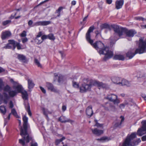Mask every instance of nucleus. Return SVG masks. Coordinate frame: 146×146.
Segmentation results:
<instances>
[{
  "label": "nucleus",
  "mask_w": 146,
  "mask_h": 146,
  "mask_svg": "<svg viewBox=\"0 0 146 146\" xmlns=\"http://www.w3.org/2000/svg\"><path fill=\"white\" fill-rule=\"evenodd\" d=\"M11 114L12 113L13 115L16 118H20V117L17 114V113L15 110L13 108L11 110Z\"/></svg>",
  "instance_id": "c756f323"
},
{
  "label": "nucleus",
  "mask_w": 146,
  "mask_h": 146,
  "mask_svg": "<svg viewBox=\"0 0 146 146\" xmlns=\"http://www.w3.org/2000/svg\"><path fill=\"white\" fill-rule=\"evenodd\" d=\"M50 23V21H40L35 23L34 24V25L36 26L39 25L44 26L49 25Z\"/></svg>",
  "instance_id": "a211bd4d"
},
{
  "label": "nucleus",
  "mask_w": 146,
  "mask_h": 146,
  "mask_svg": "<svg viewBox=\"0 0 146 146\" xmlns=\"http://www.w3.org/2000/svg\"><path fill=\"white\" fill-rule=\"evenodd\" d=\"M43 114L44 115H45L46 117H48V115L47 114L46 112L45 111V109L44 108L43 109Z\"/></svg>",
  "instance_id": "680f3d73"
},
{
  "label": "nucleus",
  "mask_w": 146,
  "mask_h": 146,
  "mask_svg": "<svg viewBox=\"0 0 146 146\" xmlns=\"http://www.w3.org/2000/svg\"><path fill=\"white\" fill-rule=\"evenodd\" d=\"M112 0H106V3L109 4H110L112 2Z\"/></svg>",
  "instance_id": "69168bd1"
},
{
  "label": "nucleus",
  "mask_w": 146,
  "mask_h": 146,
  "mask_svg": "<svg viewBox=\"0 0 146 146\" xmlns=\"http://www.w3.org/2000/svg\"><path fill=\"white\" fill-rule=\"evenodd\" d=\"M141 139L142 141H146V135L143 136L141 137Z\"/></svg>",
  "instance_id": "052dcab7"
},
{
  "label": "nucleus",
  "mask_w": 146,
  "mask_h": 146,
  "mask_svg": "<svg viewBox=\"0 0 146 146\" xmlns=\"http://www.w3.org/2000/svg\"><path fill=\"white\" fill-rule=\"evenodd\" d=\"M86 113L87 117L89 118L90 117L93 115L94 112L91 105L89 106L86 108Z\"/></svg>",
  "instance_id": "4468645a"
},
{
  "label": "nucleus",
  "mask_w": 146,
  "mask_h": 146,
  "mask_svg": "<svg viewBox=\"0 0 146 146\" xmlns=\"http://www.w3.org/2000/svg\"><path fill=\"white\" fill-rule=\"evenodd\" d=\"M23 127H21L20 129V135L22 138L19 140V142L23 146H26V143H29L32 139L31 136L27 132V130H29V126L28 125V118L25 115L23 116Z\"/></svg>",
  "instance_id": "f257e3e1"
},
{
  "label": "nucleus",
  "mask_w": 146,
  "mask_h": 146,
  "mask_svg": "<svg viewBox=\"0 0 146 146\" xmlns=\"http://www.w3.org/2000/svg\"><path fill=\"white\" fill-rule=\"evenodd\" d=\"M17 58L21 62L27 64L28 62V60L25 56L23 54H18Z\"/></svg>",
  "instance_id": "ddd939ff"
},
{
  "label": "nucleus",
  "mask_w": 146,
  "mask_h": 146,
  "mask_svg": "<svg viewBox=\"0 0 146 146\" xmlns=\"http://www.w3.org/2000/svg\"><path fill=\"white\" fill-rule=\"evenodd\" d=\"M66 109V107L65 106H63L62 107V110L63 111H65Z\"/></svg>",
  "instance_id": "e2e57ef3"
},
{
  "label": "nucleus",
  "mask_w": 146,
  "mask_h": 146,
  "mask_svg": "<svg viewBox=\"0 0 146 146\" xmlns=\"http://www.w3.org/2000/svg\"><path fill=\"white\" fill-rule=\"evenodd\" d=\"M34 62L37 66L40 68L42 67V65L40 63L39 61L36 58L34 59Z\"/></svg>",
  "instance_id": "58836bf2"
},
{
  "label": "nucleus",
  "mask_w": 146,
  "mask_h": 146,
  "mask_svg": "<svg viewBox=\"0 0 146 146\" xmlns=\"http://www.w3.org/2000/svg\"><path fill=\"white\" fill-rule=\"evenodd\" d=\"M93 41L90 44L96 50L98 51L100 54H104L105 56L103 58V60L106 61L112 58L113 56L112 51L110 50L109 47L105 46L104 44L100 41H98L94 43Z\"/></svg>",
  "instance_id": "f03ea898"
},
{
  "label": "nucleus",
  "mask_w": 146,
  "mask_h": 146,
  "mask_svg": "<svg viewBox=\"0 0 146 146\" xmlns=\"http://www.w3.org/2000/svg\"><path fill=\"white\" fill-rule=\"evenodd\" d=\"M107 104H109V107L108 108V107H107L106 106H104V109L105 110H107V111H108V110H110V107H111V106H110V104H109L108 103H107Z\"/></svg>",
  "instance_id": "4d7b16f0"
},
{
  "label": "nucleus",
  "mask_w": 146,
  "mask_h": 146,
  "mask_svg": "<svg viewBox=\"0 0 146 146\" xmlns=\"http://www.w3.org/2000/svg\"><path fill=\"white\" fill-rule=\"evenodd\" d=\"M64 9L62 7H59L58 9L56 10L55 12V13H57V17H59L60 15V12Z\"/></svg>",
  "instance_id": "7c9ffc66"
},
{
  "label": "nucleus",
  "mask_w": 146,
  "mask_h": 146,
  "mask_svg": "<svg viewBox=\"0 0 146 146\" xmlns=\"http://www.w3.org/2000/svg\"><path fill=\"white\" fill-rule=\"evenodd\" d=\"M28 40V39L27 37H25L22 39V42L23 43H25V42H27Z\"/></svg>",
  "instance_id": "bf43d9fd"
},
{
  "label": "nucleus",
  "mask_w": 146,
  "mask_h": 146,
  "mask_svg": "<svg viewBox=\"0 0 146 146\" xmlns=\"http://www.w3.org/2000/svg\"><path fill=\"white\" fill-rule=\"evenodd\" d=\"M141 123L142 124V128L144 131H146V120H143Z\"/></svg>",
  "instance_id": "e433bc0d"
},
{
  "label": "nucleus",
  "mask_w": 146,
  "mask_h": 146,
  "mask_svg": "<svg viewBox=\"0 0 146 146\" xmlns=\"http://www.w3.org/2000/svg\"><path fill=\"white\" fill-rule=\"evenodd\" d=\"M92 84L94 86H97L100 88H106L108 87L107 84L104 83L102 82H100L97 81H93Z\"/></svg>",
  "instance_id": "9b49d317"
},
{
  "label": "nucleus",
  "mask_w": 146,
  "mask_h": 146,
  "mask_svg": "<svg viewBox=\"0 0 146 146\" xmlns=\"http://www.w3.org/2000/svg\"><path fill=\"white\" fill-rule=\"evenodd\" d=\"M123 4V0H117L115 3V8L117 9L121 8Z\"/></svg>",
  "instance_id": "f3484780"
},
{
  "label": "nucleus",
  "mask_w": 146,
  "mask_h": 146,
  "mask_svg": "<svg viewBox=\"0 0 146 146\" xmlns=\"http://www.w3.org/2000/svg\"><path fill=\"white\" fill-rule=\"evenodd\" d=\"M113 27L115 29V31L117 32V36L120 37L123 35V33L126 34V36L129 37H133L137 33V32L134 29L128 30L127 29L119 26H114Z\"/></svg>",
  "instance_id": "20e7f679"
},
{
  "label": "nucleus",
  "mask_w": 146,
  "mask_h": 146,
  "mask_svg": "<svg viewBox=\"0 0 146 146\" xmlns=\"http://www.w3.org/2000/svg\"><path fill=\"white\" fill-rule=\"evenodd\" d=\"M111 80L114 83L120 85L119 83L121 82H119L120 78L119 77H113L111 78Z\"/></svg>",
  "instance_id": "b1692460"
},
{
  "label": "nucleus",
  "mask_w": 146,
  "mask_h": 146,
  "mask_svg": "<svg viewBox=\"0 0 146 146\" xmlns=\"http://www.w3.org/2000/svg\"><path fill=\"white\" fill-rule=\"evenodd\" d=\"M146 49V39L143 40L142 38L139 40V47L135 50L131 48L126 54V56L129 59L132 58L137 54H141L145 52Z\"/></svg>",
  "instance_id": "7ed1b4c3"
},
{
  "label": "nucleus",
  "mask_w": 146,
  "mask_h": 146,
  "mask_svg": "<svg viewBox=\"0 0 146 146\" xmlns=\"http://www.w3.org/2000/svg\"><path fill=\"white\" fill-rule=\"evenodd\" d=\"M9 107L11 108H12L13 107V104L12 101H11L9 103Z\"/></svg>",
  "instance_id": "6e6d98bb"
},
{
  "label": "nucleus",
  "mask_w": 146,
  "mask_h": 146,
  "mask_svg": "<svg viewBox=\"0 0 146 146\" xmlns=\"http://www.w3.org/2000/svg\"><path fill=\"white\" fill-rule=\"evenodd\" d=\"M54 77H56L57 76H58V82L60 83H63L64 82V77L61 75H59L56 73H54Z\"/></svg>",
  "instance_id": "aec40b11"
},
{
  "label": "nucleus",
  "mask_w": 146,
  "mask_h": 146,
  "mask_svg": "<svg viewBox=\"0 0 146 146\" xmlns=\"http://www.w3.org/2000/svg\"><path fill=\"white\" fill-rule=\"evenodd\" d=\"M97 140L98 141H101L102 142H105L109 141L110 139L108 137L104 136L100 139H98Z\"/></svg>",
  "instance_id": "bb28decb"
},
{
  "label": "nucleus",
  "mask_w": 146,
  "mask_h": 146,
  "mask_svg": "<svg viewBox=\"0 0 146 146\" xmlns=\"http://www.w3.org/2000/svg\"><path fill=\"white\" fill-rule=\"evenodd\" d=\"M127 104H125V105H126ZM125 104H121L119 105V107L120 108H124L125 107Z\"/></svg>",
  "instance_id": "0e129e2a"
},
{
  "label": "nucleus",
  "mask_w": 146,
  "mask_h": 146,
  "mask_svg": "<svg viewBox=\"0 0 146 146\" xmlns=\"http://www.w3.org/2000/svg\"><path fill=\"white\" fill-rule=\"evenodd\" d=\"M136 137V134L134 133H132L130 135H128L123 142L122 146H135L137 145L141 142L140 138L132 141Z\"/></svg>",
  "instance_id": "39448f33"
},
{
  "label": "nucleus",
  "mask_w": 146,
  "mask_h": 146,
  "mask_svg": "<svg viewBox=\"0 0 146 146\" xmlns=\"http://www.w3.org/2000/svg\"><path fill=\"white\" fill-rule=\"evenodd\" d=\"M92 83L93 81H90L88 84L85 82L82 83L81 86L79 88L80 92L84 93L90 90L91 88L94 86Z\"/></svg>",
  "instance_id": "423d86ee"
},
{
  "label": "nucleus",
  "mask_w": 146,
  "mask_h": 146,
  "mask_svg": "<svg viewBox=\"0 0 146 146\" xmlns=\"http://www.w3.org/2000/svg\"><path fill=\"white\" fill-rule=\"evenodd\" d=\"M11 20H7L3 21L2 22V25L4 26H5L11 23Z\"/></svg>",
  "instance_id": "4c0bfd02"
},
{
  "label": "nucleus",
  "mask_w": 146,
  "mask_h": 146,
  "mask_svg": "<svg viewBox=\"0 0 146 146\" xmlns=\"http://www.w3.org/2000/svg\"><path fill=\"white\" fill-rule=\"evenodd\" d=\"M16 89L18 93H21L24 90H23V88L21 85H17L16 87Z\"/></svg>",
  "instance_id": "c85d7f7f"
},
{
  "label": "nucleus",
  "mask_w": 146,
  "mask_h": 146,
  "mask_svg": "<svg viewBox=\"0 0 146 146\" xmlns=\"http://www.w3.org/2000/svg\"><path fill=\"white\" fill-rule=\"evenodd\" d=\"M16 47L18 50H20L22 49L21 46L19 43L16 42Z\"/></svg>",
  "instance_id": "09e8293b"
},
{
  "label": "nucleus",
  "mask_w": 146,
  "mask_h": 146,
  "mask_svg": "<svg viewBox=\"0 0 146 146\" xmlns=\"http://www.w3.org/2000/svg\"><path fill=\"white\" fill-rule=\"evenodd\" d=\"M46 86L48 90H50L51 91L55 93H59V91L56 88H55L53 84L49 82H46Z\"/></svg>",
  "instance_id": "f8f14e48"
},
{
  "label": "nucleus",
  "mask_w": 146,
  "mask_h": 146,
  "mask_svg": "<svg viewBox=\"0 0 146 146\" xmlns=\"http://www.w3.org/2000/svg\"><path fill=\"white\" fill-rule=\"evenodd\" d=\"M120 118L121 119L120 122V123H116L114 125V126L115 127H118L120 126L121 125L122 122L124 121V117L123 116H121L120 117Z\"/></svg>",
  "instance_id": "393cba45"
},
{
  "label": "nucleus",
  "mask_w": 146,
  "mask_h": 146,
  "mask_svg": "<svg viewBox=\"0 0 146 146\" xmlns=\"http://www.w3.org/2000/svg\"><path fill=\"white\" fill-rule=\"evenodd\" d=\"M38 38H36L35 41L37 42L38 44H40L43 42V40L41 39L39 40Z\"/></svg>",
  "instance_id": "c03bdc74"
},
{
  "label": "nucleus",
  "mask_w": 146,
  "mask_h": 146,
  "mask_svg": "<svg viewBox=\"0 0 146 146\" xmlns=\"http://www.w3.org/2000/svg\"><path fill=\"white\" fill-rule=\"evenodd\" d=\"M48 36V39L51 40H54L55 39V38L52 33H50Z\"/></svg>",
  "instance_id": "c9c22d12"
},
{
  "label": "nucleus",
  "mask_w": 146,
  "mask_h": 146,
  "mask_svg": "<svg viewBox=\"0 0 146 146\" xmlns=\"http://www.w3.org/2000/svg\"><path fill=\"white\" fill-rule=\"evenodd\" d=\"M92 131L93 134L97 136H99L103 133L102 130H99L97 128H95L94 129H92Z\"/></svg>",
  "instance_id": "6ab92c4d"
},
{
  "label": "nucleus",
  "mask_w": 146,
  "mask_h": 146,
  "mask_svg": "<svg viewBox=\"0 0 146 146\" xmlns=\"http://www.w3.org/2000/svg\"><path fill=\"white\" fill-rule=\"evenodd\" d=\"M28 25L29 26H30V27H33L34 26V24L33 25H32V24H33V22L32 20H30L29 21L28 23Z\"/></svg>",
  "instance_id": "49530a36"
},
{
  "label": "nucleus",
  "mask_w": 146,
  "mask_h": 146,
  "mask_svg": "<svg viewBox=\"0 0 146 146\" xmlns=\"http://www.w3.org/2000/svg\"><path fill=\"white\" fill-rule=\"evenodd\" d=\"M42 35V32L40 31L38 33V35H37L36 38H38Z\"/></svg>",
  "instance_id": "5fc2aeb1"
},
{
  "label": "nucleus",
  "mask_w": 146,
  "mask_h": 146,
  "mask_svg": "<svg viewBox=\"0 0 146 146\" xmlns=\"http://www.w3.org/2000/svg\"><path fill=\"white\" fill-rule=\"evenodd\" d=\"M58 121L61 122L62 123H66L68 122L72 123L74 122V121L71 120L70 119H66V118L65 116H62L59 117L58 119Z\"/></svg>",
  "instance_id": "2eb2a0df"
},
{
  "label": "nucleus",
  "mask_w": 146,
  "mask_h": 146,
  "mask_svg": "<svg viewBox=\"0 0 146 146\" xmlns=\"http://www.w3.org/2000/svg\"><path fill=\"white\" fill-rule=\"evenodd\" d=\"M12 35L11 32L8 31H3L1 34V38L2 40L8 39Z\"/></svg>",
  "instance_id": "1a4fd4ad"
},
{
  "label": "nucleus",
  "mask_w": 146,
  "mask_h": 146,
  "mask_svg": "<svg viewBox=\"0 0 146 146\" xmlns=\"http://www.w3.org/2000/svg\"><path fill=\"white\" fill-rule=\"evenodd\" d=\"M3 94L4 95L5 99H9V96L7 93L5 92H4L3 93Z\"/></svg>",
  "instance_id": "3c124183"
},
{
  "label": "nucleus",
  "mask_w": 146,
  "mask_h": 146,
  "mask_svg": "<svg viewBox=\"0 0 146 146\" xmlns=\"http://www.w3.org/2000/svg\"><path fill=\"white\" fill-rule=\"evenodd\" d=\"M113 59L116 60H123L125 58L124 56L122 55H115L113 57Z\"/></svg>",
  "instance_id": "4be33fe9"
},
{
  "label": "nucleus",
  "mask_w": 146,
  "mask_h": 146,
  "mask_svg": "<svg viewBox=\"0 0 146 146\" xmlns=\"http://www.w3.org/2000/svg\"><path fill=\"white\" fill-rule=\"evenodd\" d=\"M119 84L122 86H130V84L129 82L125 79L123 80L121 82L119 83Z\"/></svg>",
  "instance_id": "5701e85b"
},
{
  "label": "nucleus",
  "mask_w": 146,
  "mask_h": 146,
  "mask_svg": "<svg viewBox=\"0 0 146 146\" xmlns=\"http://www.w3.org/2000/svg\"><path fill=\"white\" fill-rule=\"evenodd\" d=\"M19 35L22 37H25L27 35L26 32L25 31H24L21 33L19 34Z\"/></svg>",
  "instance_id": "37998d69"
},
{
  "label": "nucleus",
  "mask_w": 146,
  "mask_h": 146,
  "mask_svg": "<svg viewBox=\"0 0 146 146\" xmlns=\"http://www.w3.org/2000/svg\"><path fill=\"white\" fill-rule=\"evenodd\" d=\"M31 146H38V144L36 142L34 143H31Z\"/></svg>",
  "instance_id": "338daca9"
},
{
  "label": "nucleus",
  "mask_w": 146,
  "mask_h": 146,
  "mask_svg": "<svg viewBox=\"0 0 146 146\" xmlns=\"http://www.w3.org/2000/svg\"><path fill=\"white\" fill-rule=\"evenodd\" d=\"M65 137L63 136L60 139H57L55 141V145H58L61 142L64 140L65 139Z\"/></svg>",
  "instance_id": "473e14b6"
},
{
  "label": "nucleus",
  "mask_w": 146,
  "mask_h": 146,
  "mask_svg": "<svg viewBox=\"0 0 146 146\" xmlns=\"http://www.w3.org/2000/svg\"><path fill=\"white\" fill-rule=\"evenodd\" d=\"M48 39V36L46 35H43L41 36V39L43 41L44 40Z\"/></svg>",
  "instance_id": "8fccbe9b"
},
{
  "label": "nucleus",
  "mask_w": 146,
  "mask_h": 146,
  "mask_svg": "<svg viewBox=\"0 0 146 146\" xmlns=\"http://www.w3.org/2000/svg\"><path fill=\"white\" fill-rule=\"evenodd\" d=\"M94 29V27H90L89 29L86 34V38L87 41L90 43H92L93 40L91 39L90 33L93 32Z\"/></svg>",
  "instance_id": "9d476101"
},
{
  "label": "nucleus",
  "mask_w": 146,
  "mask_h": 146,
  "mask_svg": "<svg viewBox=\"0 0 146 146\" xmlns=\"http://www.w3.org/2000/svg\"><path fill=\"white\" fill-rule=\"evenodd\" d=\"M3 86V83L2 80L0 78V90L2 89V87Z\"/></svg>",
  "instance_id": "864d4df0"
},
{
  "label": "nucleus",
  "mask_w": 146,
  "mask_h": 146,
  "mask_svg": "<svg viewBox=\"0 0 146 146\" xmlns=\"http://www.w3.org/2000/svg\"><path fill=\"white\" fill-rule=\"evenodd\" d=\"M11 87L9 86L8 85H7L4 87L3 90L4 92H9L11 90Z\"/></svg>",
  "instance_id": "f704fd0d"
},
{
  "label": "nucleus",
  "mask_w": 146,
  "mask_h": 146,
  "mask_svg": "<svg viewBox=\"0 0 146 146\" xmlns=\"http://www.w3.org/2000/svg\"><path fill=\"white\" fill-rule=\"evenodd\" d=\"M117 96L114 94H110L107 96V99L110 101L113 102L115 104H118L120 102V100L117 99Z\"/></svg>",
  "instance_id": "6e6552de"
},
{
  "label": "nucleus",
  "mask_w": 146,
  "mask_h": 146,
  "mask_svg": "<svg viewBox=\"0 0 146 146\" xmlns=\"http://www.w3.org/2000/svg\"><path fill=\"white\" fill-rule=\"evenodd\" d=\"M3 48L5 49H11L12 48V46L10 45V44L8 43L3 47Z\"/></svg>",
  "instance_id": "a18cd8bd"
},
{
  "label": "nucleus",
  "mask_w": 146,
  "mask_h": 146,
  "mask_svg": "<svg viewBox=\"0 0 146 146\" xmlns=\"http://www.w3.org/2000/svg\"><path fill=\"white\" fill-rule=\"evenodd\" d=\"M40 88L42 92L44 94H45L46 93V91L45 89L43 88L42 87L40 86Z\"/></svg>",
  "instance_id": "13d9d810"
},
{
  "label": "nucleus",
  "mask_w": 146,
  "mask_h": 146,
  "mask_svg": "<svg viewBox=\"0 0 146 146\" xmlns=\"http://www.w3.org/2000/svg\"><path fill=\"white\" fill-rule=\"evenodd\" d=\"M3 94L4 95L5 99H9V96L7 93L5 92H4L3 93Z\"/></svg>",
  "instance_id": "603ef678"
},
{
  "label": "nucleus",
  "mask_w": 146,
  "mask_h": 146,
  "mask_svg": "<svg viewBox=\"0 0 146 146\" xmlns=\"http://www.w3.org/2000/svg\"><path fill=\"white\" fill-rule=\"evenodd\" d=\"M135 19L136 20H138L139 21H143L144 20V18L141 17H135Z\"/></svg>",
  "instance_id": "de8ad7c7"
},
{
  "label": "nucleus",
  "mask_w": 146,
  "mask_h": 146,
  "mask_svg": "<svg viewBox=\"0 0 146 146\" xmlns=\"http://www.w3.org/2000/svg\"><path fill=\"white\" fill-rule=\"evenodd\" d=\"M114 26H118V25L114 24L111 25H110L108 24L104 23L101 25L100 26V27L101 29L102 30L104 29H108L110 31H111V28H112V29H113L114 31L115 32L114 35L115 36L117 35V32L115 31V29L113 27Z\"/></svg>",
  "instance_id": "0eeeda50"
},
{
  "label": "nucleus",
  "mask_w": 146,
  "mask_h": 146,
  "mask_svg": "<svg viewBox=\"0 0 146 146\" xmlns=\"http://www.w3.org/2000/svg\"><path fill=\"white\" fill-rule=\"evenodd\" d=\"M22 95V98L24 101L28 100V95L27 92L24 90L21 93Z\"/></svg>",
  "instance_id": "412c9836"
},
{
  "label": "nucleus",
  "mask_w": 146,
  "mask_h": 146,
  "mask_svg": "<svg viewBox=\"0 0 146 146\" xmlns=\"http://www.w3.org/2000/svg\"><path fill=\"white\" fill-rule=\"evenodd\" d=\"M24 105L25 109L27 111L30 110V106L28 102H26L24 101Z\"/></svg>",
  "instance_id": "72a5a7b5"
},
{
  "label": "nucleus",
  "mask_w": 146,
  "mask_h": 146,
  "mask_svg": "<svg viewBox=\"0 0 146 146\" xmlns=\"http://www.w3.org/2000/svg\"><path fill=\"white\" fill-rule=\"evenodd\" d=\"M26 80L28 82V88L29 90L32 89L34 87L35 84L33 83V80L31 78H29V77H27L25 78Z\"/></svg>",
  "instance_id": "dca6fc26"
},
{
  "label": "nucleus",
  "mask_w": 146,
  "mask_h": 146,
  "mask_svg": "<svg viewBox=\"0 0 146 146\" xmlns=\"http://www.w3.org/2000/svg\"><path fill=\"white\" fill-rule=\"evenodd\" d=\"M9 43L10 44H16V42L15 40H8Z\"/></svg>",
  "instance_id": "79ce46f5"
},
{
  "label": "nucleus",
  "mask_w": 146,
  "mask_h": 146,
  "mask_svg": "<svg viewBox=\"0 0 146 146\" xmlns=\"http://www.w3.org/2000/svg\"><path fill=\"white\" fill-rule=\"evenodd\" d=\"M72 86L74 87L75 88H78L79 87V84L74 81H72Z\"/></svg>",
  "instance_id": "a19ab883"
},
{
  "label": "nucleus",
  "mask_w": 146,
  "mask_h": 146,
  "mask_svg": "<svg viewBox=\"0 0 146 146\" xmlns=\"http://www.w3.org/2000/svg\"><path fill=\"white\" fill-rule=\"evenodd\" d=\"M27 111L28 112L29 115L30 116H32V113L31 112V110Z\"/></svg>",
  "instance_id": "774afa93"
},
{
  "label": "nucleus",
  "mask_w": 146,
  "mask_h": 146,
  "mask_svg": "<svg viewBox=\"0 0 146 146\" xmlns=\"http://www.w3.org/2000/svg\"><path fill=\"white\" fill-rule=\"evenodd\" d=\"M9 95L10 97H13L15 96L17 94V92L15 91L11 90L8 92Z\"/></svg>",
  "instance_id": "2f4dec72"
},
{
  "label": "nucleus",
  "mask_w": 146,
  "mask_h": 146,
  "mask_svg": "<svg viewBox=\"0 0 146 146\" xmlns=\"http://www.w3.org/2000/svg\"><path fill=\"white\" fill-rule=\"evenodd\" d=\"M95 121L96 122V124L94 125V126H96L97 127H101L103 126V124L98 123L97 120H95Z\"/></svg>",
  "instance_id": "ea45409f"
},
{
  "label": "nucleus",
  "mask_w": 146,
  "mask_h": 146,
  "mask_svg": "<svg viewBox=\"0 0 146 146\" xmlns=\"http://www.w3.org/2000/svg\"><path fill=\"white\" fill-rule=\"evenodd\" d=\"M144 131H146L143 130V129L142 128H139L137 131V134L139 136H141L143 135L145 133Z\"/></svg>",
  "instance_id": "a878e982"
},
{
  "label": "nucleus",
  "mask_w": 146,
  "mask_h": 146,
  "mask_svg": "<svg viewBox=\"0 0 146 146\" xmlns=\"http://www.w3.org/2000/svg\"><path fill=\"white\" fill-rule=\"evenodd\" d=\"M0 111L1 113H3V115H5L7 111L5 107L3 106H0Z\"/></svg>",
  "instance_id": "cd10ccee"
}]
</instances>
